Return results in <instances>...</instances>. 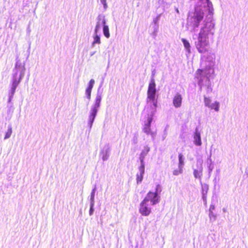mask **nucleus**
Masks as SVG:
<instances>
[{
  "instance_id": "obj_36",
  "label": "nucleus",
  "mask_w": 248,
  "mask_h": 248,
  "mask_svg": "<svg viewBox=\"0 0 248 248\" xmlns=\"http://www.w3.org/2000/svg\"><path fill=\"white\" fill-rule=\"evenodd\" d=\"M211 155H212L211 152H210L209 157L208 158V159H207V162H208V165L209 164H213V161L211 158Z\"/></svg>"
},
{
  "instance_id": "obj_23",
  "label": "nucleus",
  "mask_w": 248,
  "mask_h": 248,
  "mask_svg": "<svg viewBox=\"0 0 248 248\" xmlns=\"http://www.w3.org/2000/svg\"><path fill=\"white\" fill-rule=\"evenodd\" d=\"M204 105L206 107L209 108L210 105H211V99L209 97H207L205 95H204Z\"/></svg>"
},
{
  "instance_id": "obj_7",
  "label": "nucleus",
  "mask_w": 248,
  "mask_h": 248,
  "mask_svg": "<svg viewBox=\"0 0 248 248\" xmlns=\"http://www.w3.org/2000/svg\"><path fill=\"white\" fill-rule=\"evenodd\" d=\"M151 205L149 203L144 202V200L140 203V206L139 209L140 213L144 216H148L149 215L151 212Z\"/></svg>"
},
{
  "instance_id": "obj_31",
  "label": "nucleus",
  "mask_w": 248,
  "mask_h": 248,
  "mask_svg": "<svg viewBox=\"0 0 248 248\" xmlns=\"http://www.w3.org/2000/svg\"><path fill=\"white\" fill-rule=\"evenodd\" d=\"M100 1L101 4L103 5L104 9L106 10L108 8L107 0H100Z\"/></svg>"
},
{
  "instance_id": "obj_5",
  "label": "nucleus",
  "mask_w": 248,
  "mask_h": 248,
  "mask_svg": "<svg viewBox=\"0 0 248 248\" xmlns=\"http://www.w3.org/2000/svg\"><path fill=\"white\" fill-rule=\"evenodd\" d=\"M144 111L147 115V120L144 121L142 131L146 135H150L152 140H154L156 135V132L151 130V124L153 121V117L156 111L149 109H148V111H147V109H145Z\"/></svg>"
},
{
  "instance_id": "obj_26",
  "label": "nucleus",
  "mask_w": 248,
  "mask_h": 248,
  "mask_svg": "<svg viewBox=\"0 0 248 248\" xmlns=\"http://www.w3.org/2000/svg\"><path fill=\"white\" fill-rule=\"evenodd\" d=\"M209 217L210 221L213 222L215 221L216 219V215L213 213V212H209Z\"/></svg>"
},
{
  "instance_id": "obj_39",
  "label": "nucleus",
  "mask_w": 248,
  "mask_h": 248,
  "mask_svg": "<svg viewBox=\"0 0 248 248\" xmlns=\"http://www.w3.org/2000/svg\"><path fill=\"white\" fill-rule=\"evenodd\" d=\"M246 174L248 175V168H247L245 171Z\"/></svg>"
},
{
  "instance_id": "obj_8",
  "label": "nucleus",
  "mask_w": 248,
  "mask_h": 248,
  "mask_svg": "<svg viewBox=\"0 0 248 248\" xmlns=\"http://www.w3.org/2000/svg\"><path fill=\"white\" fill-rule=\"evenodd\" d=\"M106 20L105 16L99 15L97 18L96 25L94 29L96 31H99L102 26H106Z\"/></svg>"
},
{
  "instance_id": "obj_29",
  "label": "nucleus",
  "mask_w": 248,
  "mask_h": 248,
  "mask_svg": "<svg viewBox=\"0 0 248 248\" xmlns=\"http://www.w3.org/2000/svg\"><path fill=\"white\" fill-rule=\"evenodd\" d=\"M94 80L93 79H92L90 80L89 84H88V87L87 89L92 90L94 84Z\"/></svg>"
},
{
  "instance_id": "obj_27",
  "label": "nucleus",
  "mask_w": 248,
  "mask_h": 248,
  "mask_svg": "<svg viewBox=\"0 0 248 248\" xmlns=\"http://www.w3.org/2000/svg\"><path fill=\"white\" fill-rule=\"evenodd\" d=\"M91 92L92 90H90L88 89H86L85 91V95L86 98L88 99V101H89L91 98Z\"/></svg>"
},
{
  "instance_id": "obj_32",
  "label": "nucleus",
  "mask_w": 248,
  "mask_h": 248,
  "mask_svg": "<svg viewBox=\"0 0 248 248\" xmlns=\"http://www.w3.org/2000/svg\"><path fill=\"white\" fill-rule=\"evenodd\" d=\"M202 192H204L205 194H206L208 189V186L207 185H203L202 186Z\"/></svg>"
},
{
  "instance_id": "obj_6",
  "label": "nucleus",
  "mask_w": 248,
  "mask_h": 248,
  "mask_svg": "<svg viewBox=\"0 0 248 248\" xmlns=\"http://www.w3.org/2000/svg\"><path fill=\"white\" fill-rule=\"evenodd\" d=\"M159 186V185L156 186L155 192L151 191L149 192L143 200L144 202L149 203L151 205H154L158 203L160 201V196L158 195Z\"/></svg>"
},
{
  "instance_id": "obj_10",
  "label": "nucleus",
  "mask_w": 248,
  "mask_h": 248,
  "mask_svg": "<svg viewBox=\"0 0 248 248\" xmlns=\"http://www.w3.org/2000/svg\"><path fill=\"white\" fill-rule=\"evenodd\" d=\"M173 105L176 108H180L182 106V96L179 93H176L173 98Z\"/></svg>"
},
{
  "instance_id": "obj_22",
  "label": "nucleus",
  "mask_w": 248,
  "mask_h": 248,
  "mask_svg": "<svg viewBox=\"0 0 248 248\" xmlns=\"http://www.w3.org/2000/svg\"><path fill=\"white\" fill-rule=\"evenodd\" d=\"M96 190V186H95L94 187L92 190V191L91 194L90 203H94V196H95V193Z\"/></svg>"
},
{
  "instance_id": "obj_16",
  "label": "nucleus",
  "mask_w": 248,
  "mask_h": 248,
  "mask_svg": "<svg viewBox=\"0 0 248 248\" xmlns=\"http://www.w3.org/2000/svg\"><path fill=\"white\" fill-rule=\"evenodd\" d=\"M202 165H201V167L199 168L198 170L195 169L194 170V175L195 178H199L201 179V177L202 175Z\"/></svg>"
},
{
  "instance_id": "obj_40",
  "label": "nucleus",
  "mask_w": 248,
  "mask_h": 248,
  "mask_svg": "<svg viewBox=\"0 0 248 248\" xmlns=\"http://www.w3.org/2000/svg\"><path fill=\"white\" fill-rule=\"evenodd\" d=\"M175 10L177 13L179 14V11L178 8H176Z\"/></svg>"
},
{
  "instance_id": "obj_19",
  "label": "nucleus",
  "mask_w": 248,
  "mask_h": 248,
  "mask_svg": "<svg viewBox=\"0 0 248 248\" xmlns=\"http://www.w3.org/2000/svg\"><path fill=\"white\" fill-rule=\"evenodd\" d=\"M179 158V163H178V167H182L183 168V166L184 165V158L183 157V155L182 154L180 153L178 155Z\"/></svg>"
},
{
  "instance_id": "obj_17",
  "label": "nucleus",
  "mask_w": 248,
  "mask_h": 248,
  "mask_svg": "<svg viewBox=\"0 0 248 248\" xmlns=\"http://www.w3.org/2000/svg\"><path fill=\"white\" fill-rule=\"evenodd\" d=\"M219 103L217 101H215L214 103H211V105L209 107L211 109H214L216 111H218L219 110Z\"/></svg>"
},
{
  "instance_id": "obj_4",
  "label": "nucleus",
  "mask_w": 248,
  "mask_h": 248,
  "mask_svg": "<svg viewBox=\"0 0 248 248\" xmlns=\"http://www.w3.org/2000/svg\"><path fill=\"white\" fill-rule=\"evenodd\" d=\"M25 70V62H21L18 56H17L16 63L13 70L12 83L18 85L24 77Z\"/></svg>"
},
{
  "instance_id": "obj_18",
  "label": "nucleus",
  "mask_w": 248,
  "mask_h": 248,
  "mask_svg": "<svg viewBox=\"0 0 248 248\" xmlns=\"http://www.w3.org/2000/svg\"><path fill=\"white\" fill-rule=\"evenodd\" d=\"M153 28L154 29V31L152 33V35L154 38H155L157 35V33L159 29V25L158 24H153Z\"/></svg>"
},
{
  "instance_id": "obj_12",
  "label": "nucleus",
  "mask_w": 248,
  "mask_h": 248,
  "mask_svg": "<svg viewBox=\"0 0 248 248\" xmlns=\"http://www.w3.org/2000/svg\"><path fill=\"white\" fill-rule=\"evenodd\" d=\"M18 86V85H16L13 83H12L11 87L10 90L9 91L8 93V102L9 103H11L12 101V100L14 97V95L15 94V93L16 92V90Z\"/></svg>"
},
{
  "instance_id": "obj_2",
  "label": "nucleus",
  "mask_w": 248,
  "mask_h": 248,
  "mask_svg": "<svg viewBox=\"0 0 248 248\" xmlns=\"http://www.w3.org/2000/svg\"><path fill=\"white\" fill-rule=\"evenodd\" d=\"M155 79L153 78L149 83L147 91V105L145 109H147V111H148V109L153 110L154 111H156L157 101L155 98Z\"/></svg>"
},
{
  "instance_id": "obj_25",
  "label": "nucleus",
  "mask_w": 248,
  "mask_h": 248,
  "mask_svg": "<svg viewBox=\"0 0 248 248\" xmlns=\"http://www.w3.org/2000/svg\"><path fill=\"white\" fill-rule=\"evenodd\" d=\"M183 173V168L178 167V169L175 170L173 171V174L174 175H178L179 174H182Z\"/></svg>"
},
{
  "instance_id": "obj_3",
  "label": "nucleus",
  "mask_w": 248,
  "mask_h": 248,
  "mask_svg": "<svg viewBox=\"0 0 248 248\" xmlns=\"http://www.w3.org/2000/svg\"><path fill=\"white\" fill-rule=\"evenodd\" d=\"M102 98V92L100 91V88L97 90L96 95L94 99V102L91 107L89 111V115L88 120V126L90 130L92 127V125L94 120L97 115V112L100 107L101 102Z\"/></svg>"
},
{
  "instance_id": "obj_14",
  "label": "nucleus",
  "mask_w": 248,
  "mask_h": 248,
  "mask_svg": "<svg viewBox=\"0 0 248 248\" xmlns=\"http://www.w3.org/2000/svg\"><path fill=\"white\" fill-rule=\"evenodd\" d=\"M150 151V148L148 146H146L144 147V149L142 151L141 154L140 156V163H144V160L145 156L148 154V152Z\"/></svg>"
},
{
  "instance_id": "obj_41",
  "label": "nucleus",
  "mask_w": 248,
  "mask_h": 248,
  "mask_svg": "<svg viewBox=\"0 0 248 248\" xmlns=\"http://www.w3.org/2000/svg\"><path fill=\"white\" fill-rule=\"evenodd\" d=\"M11 109H12V110H13V109H13V106H11L10 107V110H11Z\"/></svg>"
},
{
  "instance_id": "obj_35",
  "label": "nucleus",
  "mask_w": 248,
  "mask_h": 248,
  "mask_svg": "<svg viewBox=\"0 0 248 248\" xmlns=\"http://www.w3.org/2000/svg\"><path fill=\"white\" fill-rule=\"evenodd\" d=\"M208 168L209 172L210 173L211 172H212V171L214 169L213 164H209L208 165Z\"/></svg>"
},
{
  "instance_id": "obj_11",
  "label": "nucleus",
  "mask_w": 248,
  "mask_h": 248,
  "mask_svg": "<svg viewBox=\"0 0 248 248\" xmlns=\"http://www.w3.org/2000/svg\"><path fill=\"white\" fill-rule=\"evenodd\" d=\"M194 143L196 146H201L202 142L201 140V134L198 131V129L197 128L195 130V132L194 134Z\"/></svg>"
},
{
  "instance_id": "obj_28",
  "label": "nucleus",
  "mask_w": 248,
  "mask_h": 248,
  "mask_svg": "<svg viewBox=\"0 0 248 248\" xmlns=\"http://www.w3.org/2000/svg\"><path fill=\"white\" fill-rule=\"evenodd\" d=\"M143 175L137 173L136 175V180L137 184L141 183L143 180Z\"/></svg>"
},
{
  "instance_id": "obj_1",
  "label": "nucleus",
  "mask_w": 248,
  "mask_h": 248,
  "mask_svg": "<svg viewBox=\"0 0 248 248\" xmlns=\"http://www.w3.org/2000/svg\"><path fill=\"white\" fill-rule=\"evenodd\" d=\"M212 5L208 7L204 4L196 3L194 12H190L186 20V27L191 32L198 31L201 25L198 40L195 42L196 47L202 54V64L205 66L203 70L198 69L195 78L197 80L200 90L204 89L207 94L212 92L210 77L214 73L215 55L211 52L208 39L213 36L215 32V22L213 17Z\"/></svg>"
},
{
  "instance_id": "obj_30",
  "label": "nucleus",
  "mask_w": 248,
  "mask_h": 248,
  "mask_svg": "<svg viewBox=\"0 0 248 248\" xmlns=\"http://www.w3.org/2000/svg\"><path fill=\"white\" fill-rule=\"evenodd\" d=\"M94 205V203H90V211H89V215H90V216H92L93 214V212H94V208H93Z\"/></svg>"
},
{
  "instance_id": "obj_20",
  "label": "nucleus",
  "mask_w": 248,
  "mask_h": 248,
  "mask_svg": "<svg viewBox=\"0 0 248 248\" xmlns=\"http://www.w3.org/2000/svg\"><path fill=\"white\" fill-rule=\"evenodd\" d=\"M103 34H104V36L106 38H108L110 37V34H109V28H108V25H106L104 27H103Z\"/></svg>"
},
{
  "instance_id": "obj_24",
  "label": "nucleus",
  "mask_w": 248,
  "mask_h": 248,
  "mask_svg": "<svg viewBox=\"0 0 248 248\" xmlns=\"http://www.w3.org/2000/svg\"><path fill=\"white\" fill-rule=\"evenodd\" d=\"M144 169H145V164L144 163H140V166L139 167V172L140 174L143 175L144 173Z\"/></svg>"
},
{
  "instance_id": "obj_33",
  "label": "nucleus",
  "mask_w": 248,
  "mask_h": 248,
  "mask_svg": "<svg viewBox=\"0 0 248 248\" xmlns=\"http://www.w3.org/2000/svg\"><path fill=\"white\" fill-rule=\"evenodd\" d=\"M159 16H156V17L154 18V19H153V23L152 24H158V22L159 20Z\"/></svg>"
},
{
  "instance_id": "obj_34",
  "label": "nucleus",
  "mask_w": 248,
  "mask_h": 248,
  "mask_svg": "<svg viewBox=\"0 0 248 248\" xmlns=\"http://www.w3.org/2000/svg\"><path fill=\"white\" fill-rule=\"evenodd\" d=\"M215 204L213 203L212 202V203L211 204L210 206V208H209V212H213V210H215Z\"/></svg>"
},
{
  "instance_id": "obj_37",
  "label": "nucleus",
  "mask_w": 248,
  "mask_h": 248,
  "mask_svg": "<svg viewBox=\"0 0 248 248\" xmlns=\"http://www.w3.org/2000/svg\"><path fill=\"white\" fill-rule=\"evenodd\" d=\"M202 199H203V201L205 202H206V194L204 192H202Z\"/></svg>"
},
{
  "instance_id": "obj_38",
  "label": "nucleus",
  "mask_w": 248,
  "mask_h": 248,
  "mask_svg": "<svg viewBox=\"0 0 248 248\" xmlns=\"http://www.w3.org/2000/svg\"><path fill=\"white\" fill-rule=\"evenodd\" d=\"M95 51H93V52H90V56H93L95 53Z\"/></svg>"
},
{
  "instance_id": "obj_15",
  "label": "nucleus",
  "mask_w": 248,
  "mask_h": 248,
  "mask_svg": "<svg viewBox=\"0 0 248 248\" xmlns=\"http://www.w3.org/2000/svg\"><path fill=\"white\" fill-rule=\"evenodd\" d=\"M181 40L183 43L184 46L185 48L186 51L188 54L191 53V49H190L191 46H190V45L188 41H187L186 39H184V38H182L181 39Z\"/></svg>"
},
{
  "instance_id": "obj_9",
  "label": "nucleus",
  "mask_w": 248,
  "mask_h": 248,
  "mask_svg": "<svg viewBox=\"0 0 248 248\" xmlns=\"http://www.w3.org/2000/svg\"><path fill=\"white\" fill-rule=\"evenodd\" d=\"M110 147L108 145H105L104 148L101 150L100 155L103 161L108 159L109 156Z\"/></svg>"
},
{
  "instance_id": "obj_21",
  "label": "nucleus",
  "mask_w": 248,
  "mask_h": 248,
  "mask_svg": "<svg viewBox=\"0 0 248 248\" xmlns=\"http://www.w3.org/2000/svg\"><path fill=\"white\" fill-rule=\"evenodd\" d=\"M12 133V126H11V125H9L8 130L5 133V137L4 138V140H6V139H9L11 137Z\"/></svg>"
},
{
  "instance_id": "obj_13",
  "label": "nucleus",
  "mask_w": 248,
  "mask_h": 248,
  "mask_svg": "<svg viewBox=\"0 0 248 248\" xmlns=\"http://www.w3.org/2000/svg\"><path fill=\"white\" fill-rule=\"evenodd\" d=\"M98 31H94L93 35V41L92 43V47H94L96 44L99 45L101 44L100 35L98 34Z\"/></svg>"
}]
</instances>
